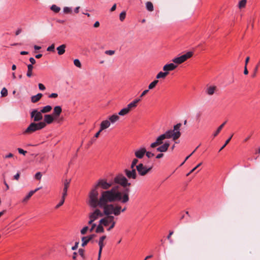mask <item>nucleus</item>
I'll return each mask as SVG.
<instances>
[{"mask_svg": "<svg viewBox=\"0 0 260 260\" xmlns=\"http://www.w3.org/2000/svg\"><path fill=\"white\" fill-rule=\"evenodd\" d=\"M233 135H232L231 136V137L225 142L224 144L220 148V149H219V151H221L228 144V143L231 141V139H232V138L233 137Z\"/></svg>", "mask_w": 260, "mask_h": 260, "instance_id": "obj_42", "label": "nucleus"}, {"mask_svg": "<svg viewBox=\"0 0 260 260\" xmlns=\"http://www.w3.org/2000/svg\"><path fill=\"white\" fill-rule=\"evenodd\" d=\"M141 101L140 98L135 99L133 102L128 104L126 107L129 111L136 108L137 106L138 103Z\"/></svg>", "mask_w": 260, "mask_h": 260, "instance_id": "obj_18", "label": "nucleus"}, {"mask_svg": "<svg viewBox=\"0 0 260 260\" xmlns=\"http://www.w3.org/2000/svg\"><path fill=\"white\" fill-rule=\"evenodd\" d=\"M146 153V149L144 147H141L135 151V155L138 159H142Z\"/></svg>", "mask_w": 260, "mask_h": 260, "instance_id": "obj_12", "label": "nucleus"}, {"mask_svg": "<svg viewBox=\"0 0 260 260\" xmlns=\"http://www.w3.org/2000/svg\"><path fill=\"white\" fill-rule=\"evenodd\" d=\"M66 45L65 44H62L57 47L56 49L57 50L58 54L61 55L64 54L66 51Z\"/></svg>", "mask_w": 260, "mask_h": 260, "instance_id": "obj_23", "label": "nucleus"}, {"mask_svg": "<svg viewBox=\"0 0 260 260\" xmlns=\"http://www.w3.org/2000/svg\"><path fill=\"white\" fill-rule=\"evenodd\" d=\"M82 243V246L84 247L90 241V238L86 237H83L81 239Z\"/></svg>", "mask_w": 260, "mask_h": 260, "instance_id": "obj_31", "label": "nucleus"}, {"mask_svg": "<svg viewBox=\"0 0 260 260\" xmlns=\"http://www.w3.org/2000/svg\"><path fill=\"white\" fill-rule=\"evenodd\" d=\"M173 231H171L170 232L169 235L167 236V239L170 241V242L171 243L173 242V240H172L171 237V236L173 234Z\"/></svg>", "mask_w": 260, "mask_h": 260, "instance_id": "obj_51", "label": "nucleus"}, {"mask_svg": "<svg viewBox=\"0 0 260 260\" xmlns=\"http://www.w3.org/2000/svg\"><path fill=\"white\" fill-rule=\"evenodd\" d=\"M181 126L180 123H177L173 127V130H169L166 131L164 134L158 136L156 141L150 144V147L152 148H155L163 143V141L166 139L173 138V140L178 139L181 136L180 128Z\"/></svg>", "mask_w": 260, "mask_h": 260, "instance_id": "obj_2", "label": "nucleus"}, {"mask_svg": "<svg viewBox=\"0 0 260 260\" xmlns=\"http://www.w3.org/2000/svg\"><path fill=\"white\" fill-rule=\"evenodd\" d=\"M30 117L35 122L40 121L43 119L42 113L41 111L34 109L30 113Z\"/></svg>", "mask_w": 260, "mask_h": 260, "instance_id": "obj_11", "label": "nucleus"}, {"mask_svg": "<svg viewBox=\"0 0 260 260\" xmlns=\"http://www.w3.org/2000/svg\"><path fill=\"white\" fill-rule=\"evenodd\" d=\"M38 86L39 89L41 90H44L46 89L45 86L42 83H39L38 84Z\"/></svg>", "mask_w": 260, "mask_h": 260, "instance_id": "obj_55", "label": "nucleus"}, {"mask_svg": "<svg viewBox=\"0 0 260 260\" xmlns=\"http://www.w3.org/2000/svg\"><path fill=\"white\" fill-rule=\"evenodd\" d=\"M65 198L66 197L64 196H61V199L60 201V202H59V203L58 204H57L55 207V209H58L59 208L60 206H61L64 202V200H65Z\"/></svg>", "mask_w": 260, "mask_h": 260, "instance_id": "obj_35", "label": "nucleus"}, {"mask_svg": "<svg viewBox=\"0 0 260 260\" xmlns=\"http://www.w3.org/2000/svg\"><path fill=\"white\" fill-rule=\"evenodd\" d=\"M112 185V182H108L107 180L104 179H101L98 180L97 183L93 186L92 188L91 189L88 194V199H90V198H92V193L95 191H98V188L99 187H101L103 189L105 190H108L110 188V187Z\"/></svg>", "mask_w": 260, "mask_h": 260, "instance_id": "obj_3", "label": "nucleus"}, {"mask_svg": "<svg viewBox=\"0 0 260 260\" xmlns=\"http://www.w3.org/2000/svg\"><path fill=\"white\" fill-rule=\"evenodd\" d=\"M138 162V159L137 158H135L133 159L131 165V169H134L135 166H136Z\"/></svg>", "mask_w": 260, "mask_h": 260, "instance_id": "obj_41", "label": "nucleus"}, {"mask_svg": "<svg viewBox=\"0 0 260 260\" xmlns=\"http://www.w3.org/2000/svg\"><path fill=\"white\" fill-rule=\"evenodd\" d=\"M160 145L156 148V151L160 152H165L168 150L170 146V143L169 142H166L164 144L162 143Z\"/></svg>", "mask_w": 260, "mask_h": 260, "instance_id": "obj_16", "label": "nucleus"}, {"mask_svg": "<svg viewBox=\"0 0 260 260\" xmlns=\"http://www.w3.org/2000/svg\"><path fill=\"white\" fill-rule=\"evenodd\" d=\"M1 96L2 97H5V96H7V95H8L7 89L5 87H4L1 90Z\"/></svg>", "mask_w": 260, "mask_h": 260, "instance_id": "obj_39", "label": "nucleus"}, {"mask_svg": "<svg viewBox=\"0 0 260 260\" xmlns=\"http://www.w3.org/2000/svg\"><path fill=\"white\" fill-rule=\"evenodd\" d=\"M57 119L52 115L51 114H46L44 115V121L45 123L50 124L53 122L54 120H56Z\"/></svg>", "mask_w": 260, "mask_h": 260, "instance_id": "obj_20", "label": "nucleus"}, {"mask_svg": "<svg viewBox=\"0 0 260 260\" xmlns=\"http://www.w3.org/2000/svg\"><path fill=\"white\" fill-rule=\"evenodd\" d=\"M112 215L113 214L105 215L106 216L102 218L100 220V223L103 224L104 226L108 228L112 222L115 219V217Z\"/></svg>", "mask_w": 260, "mask_h": 260, "instance_id": "obj_10", "label": "nucleus"}, {"mask_svg": "<svg viewBox=\"0 0 260 260\" xmlns=\"http://www.w3.org/2000/svg\"><path fill=\"white\" fill-rule=\"evenodd\" d=\"M94 211L89 213V220L88 221V224H92L94 221L96 220L99 217H103L105 215L104 210L102 211L100 209L95 208Z\"/></svg>", "mask_w": 260, "mask_h": 260, "instance_id": "obj_6", "label": "nucleus"}, {"mask_svg": "<svg viewBox=\"0 0 260 260\" xmlns=\"http://www.w3.org/2000/svg\"><path fill=\"white\" fill-rule=\"evenodd\" d=\"M202 165V162L199 164L197 166L193 168L187 174L186 176H189L191 173H193L198 168H199Z\"/></svg>", "mask_w": 260, "mask_h": 260, "instance_id": "obj_45", "label": "nucleus"}, {"mask_svg": "<svg viewBox=\"0 0 260 260\" xmlns=\"http://www.w3.org/2000/svg\"><path fill=\"white\" fill-rule=\"evenodd\" d=\"M89 229L88 227L86 226H84L81 230V234L82 235H85L86 233L88 230Z\"/></svg>", "mask_w": 260, "mask_h": 260, "instance_id": "obj_47", "label": "nucleus"}, {"mask_svg": "<svg viewBox=\"0 0 260 260\" xmlns=\"http://www.w3.org/2000/svg\"><path fill=\"white\" fill-rule=\"evenodd\" d=\"M29 61L31 62L30 64H32V66L36 63V60L33 57L29 58Z\"/></svg>", "mask_w": 260, "mask_h": 260, "instance_id": "obj_61", "label": "nucleus"}, {"mask_svg": "<svg viewBox=\"0 0 260 260\" xmlns=\"http://www.w3.org/2000/svg\"><path fill=\"white\" fill-rule=\"evenodd\" d=\"M62 112L61 107L59 106H56L54 107L52 115L57 119Z\"/></svg>", "mask_w": 260, "mask_h": 260, "instance_id": "obj_19", "label": "nucleus"}, {"mask_svg": "<svg viewBox=\"0 0 260 260\" xmlns=\"http://www.w3.org/2000/svg\"><path fill=\"white\" fill-rule=\"evenodd\" d=\"M120 118L118 115H117L116 114H113L112 115L109 116L108 117V120L110 121V123L113 124L115 123L116 121H118L119 120Z\"/></svg>", "mask_w": 260, "mask_h": 260, "instance_id": "obj_22", "label": "nucleus"}, {"mask_svg": "<svg viewBox=\"0 0 260 260\" xmlns=\"http://www.w3.org/2000/svg\"><path fill=\"white\" fill-rule=\"evenodd\" d=\"M145 154L148 158H150L154 155V153H153L150 151H146V153H145Z\"/></svg>", "mask_w": 260, "mask_h": 260, "instance_id": "obj_50", "label": "nucleus"}, {"mask_svg": "<svg viewBox=\"0 0 260 260\" xmlns=\"http://www.w3.org/2000/svg\"><path fill=\"white\" fill-rule=\"evenodd\" d=\"M217 86L215 85L207 84L205 88V93L208 95H212L217 90Z\"/></svg>", "mask_w": 260, "mask_h": 260, "instance_id": "obj_13", "label": "nucleus"}, {"mask_svg": "<svg viewBox=\"0 0 260 260\" xmlns=\"http://www.w3.org/2000/svg\"><path fill=\"white\" fill-rule=\"evenodd\" d=\"M111 123L108 119L103 120L100 124L101 131H104L110 126Z\"/></svg>", "mask_w": 260, "mask_h": 260, "instance_id": "obj_21", "label": "nucleus"}, {"mask_svg": "<svg viewBox=\"0 0 260 260\" xmlns=\"http://www.w3.org/2000/svg\"><path fill=\"white\" fill-rule=\"evenodd\" d=\"M164 156V154L162 153H159L156 156V158L157 159H159L161 157H162Z\"/></svg>", "mask_w": 260, "mask_h": 260, "instance_id": "obj_62", "label": "nucleus"}, {"mask_svg": "<svg viewBox=\"0 0 260 260\" xmlns=\"http://www.w3.org/2000/svg\"><path fill=\"white\" fill-rule=\"evenodd\" d=\"M33 194L32 191H29L28 194L23 199L22 202L23 203L26 202Z\"/></svg>", "mask_w": 260, "mask_h": 260, "instance_id": "obj_36", "label": "nucleus"}, {"mask_svg": "<svg viewBox=\"0 0 260 260\" xmlns=\"http://www.w3.org/2000/svg\"><path fill=\"white\" fill-rule=\"evenodd\" d=\"M177 67V66L173 63L166 64L163 67V70L169 73L170 71L174 70Z\"/></svg>", "mask_w": 260, "mask_h": 260, "instance_id": "obj_17", "label": "nucleus"}, {"mask_svg": "<svg viewBox=\"0 0 260 260\" xmlns=\"http://www.w3.org/2000/svg\"><path fill=\"white\" fill-rule=\"evenodd\" d=\"M42 96H43V94L42 93H38L36 95H34V96H31V102L33 103H37L41 99V98L42 97Z\"/></svg>", "mask_w": 260, "mask_h": 260, "instance_id": "obj_24", "label": "nucleus"}, {"mask_svg": "<svg viewBox=\"0 0 260 260\" xmlns=\"http://www.w3.org/2000/svg\"><path fill=\"white\" fill-rule=\"evenodd\" d=\"M126 208H122L121 206L118 203L111 204L108 206L107 213L105 215L113 214L115 216H118L121 213L124 212Z\"/></svg>", "mask_w": 260, "mask_h": 260, "instance_id": "obj_4", "label": "nucleus"}, {"mask_svg": "<svg viewBox=\"0 0 260 260\" xmlns=\"http://www.w3.org/2000/svg\"><path fill=\"white\" fill-rule=\"evenodd\" d=\"M103 131H101V128H100V130L95 134L94 135V137L97 138L99 137V135L100 134V133L102 132Z\"/></svg>", "mask_w": 260, "mask_h": 260, "instance_id": "obj_63", "label": "nucleus"}, {"mask_svg": "<svg viewBox=\"0 0 260 260\" xmlns=\"http://www.w3.org/2000/svg\"><path fill=\"white\" fill-rule=\"evenodd\" d=\"M51 9L55 13L58 12L60 10V8L55 5H52L51 7Z\"/></svg>", "mask_w": 260, "mask_h": 260, "instance_id": "obj_40", "label": "nucleus"}, {"mask_svg": "<svg viewBox=\"0 0 260 260\" xmlns=\"http://www.w3.org/2000/svg\"><path fill=\"white\" fill-rule=\"evenodd\" d=\"M129 188H126L123 192L118 190V186L101 192L99 198V192L94 191L92 193V198L88 199L87 204L92 208L99 207L104 210L105 215L107 213L108 206L115 202H120L122 204L128 202L129 200Z\"/></svg>", "mask_w": 260, "mask_h": 260, "instance_id": "obj_1", "label": "nucleus"}, {"mask_svg": "<svg viewBox=\"0 0 260 260\" xmlns=\"http://www.w3.org/2000/svg\"><path fill=\"white\" fill-rule=\"evenodd\" d=\"M106 238L107 237L106 235H103L100 238L98 242L99 248H103V247L105 246V244L104 243V240L106 239Z\"/></svg>", "mask_w": 260, "mask_h": 260, "instance_id": "obj_25", "label": "nucleus"}, {"mask_svg": "<svg viewBox=\"0 0 260 260\" xmlns=\"http://www.w3.org/2000/svg\"><path fill=\"white\" fill-rule=\"evenodd\" d=\"M42 177V174L40 172H38L35 175V178L36 179L38 180H40Z\"/></svg>", "mask_w": 260, "mask_h": 260, "instance_id": "obj_53", "label": "nucleus"}, {"mask_svg": "<svg viewBox=\"0 0 260 260\" xmlns=\"http://www.w3.org/2000/svg\"><path fill=\"white\" fill-rule=\"evenodd\" d=\"M226 121L223 122L222 124H221L217 129L216 131L213 134V137H216L218 134L220 133L223 127L224 126V124H225Z\"/></svg>", "mask_w": 260, "mask_h": 260, "instance_id": "obj_33", "label": "nucleus"}, {"mask_svg": "<svg viewBox=\"0 0 260 260\" xmlns=\"http://www.w3.org/2000/svg\"><path fill=\"white\" fill-rule=\"evenodd\" d=\"M71 179H66L63 181V188L62 196L66 197L67 196L68 189L70 186Z\"/></svg>", "mask_w": 260, "mask_h": 260, "instance_id": "obj_15", "label": "nucleus"}, {"mask_svg": "<svg viewBox=\"0 0 260 260\" xmlns=\"http://www.w3.org/2000/svg\"><path fill=\"white\" fill-rule=\"evenodd\" d=\"M158 82V80H154L148 85V89L150 90L153 89L156 86Z\"/></svg>", "mask_w": 260, "mask_h": 260, "instance_id": "obj_34", "label": "nucleus"}, {"mask_svg": "<svg viewBox=\"0 0 260 260\" xmlns=\"http://www.w3.org/2000/svg\"><path fill=\"white\" fill-rule=\"evenodd\" d=\"M79 254L82 256H84V250L83 249L80 248L78 250Z\"/></svg>", "mask_w": 260, "mask_h": 260, "instance_id": "obj_56", "label": "nucleus"}, {"mask_svg": "<svg viewBox=\"0 0 260 260\" xmlns=\"http://www.w3.org/2000/svg\"><path fill=\"white\" fill-rule=\"evenodd\" d=\"M18 151L20 154H22L23 155H25V154L27 153L26 151H25L23 150L21 148H18Z\"/></svg>", "mask_w": 260, "mask_h": 260, "instance_id": "obj_54", "label": "nucleus"}, {"mask_svg": "<svg viewBox=\"0 0 260 260\" xmlns=\"http://www.w3.org/2000/svg\"><path fill=\"white\" fill-rule=\"evenodd\" d=\"M102 249H103V248H99V253H98V259H99V260H100V259H101Z\"/></svg>", "mask_w": 260, "mask_h": 260, "instance_id": "obj_59", "label": "nucleus"}, {"mask_svg": "<svg viewBox=\"0 0 260 260\" xmlns=\"http://www.w3.org/2000/svg\"><path fill=\"white\" fill-rule=\"evenodd\" d=\"M149 91V89H146L144 90L142 93L141 94L139 98L141 99L142 97H143L145 95H146Z\"/></svg>", "mask_w": 260, "mask_h": 260, "instance_id": "obj_52", "label": "nucleus"}, {"mask_svg": "<svg viewBox=\"0 0 260 260\" xmlns=\"http://www.w3.org/2000/svg\"><path fill=\"white\" fill-rule=\"evenodd\" d=\"M46 124L45 122H40L38 123H31L27 128L23 132V134H30L32 133L40 130L45 127Z\"/></svg>", "mask_w": 260, "mask_h": 260, "instance_id": "obj_5", "label": "nucleus"}, {"mask_svg": "<svg viewBox=\"0 0 260 260\" xmlns=\"http://www.w3.org/2000/svg\"><path fill=\"white\" fill-rule=\"evenodd\" d=\"M34 67L32 66V64H28L27 65V71L26 73V76L30 78L32 75V70H33Z\"/></svg>", "mask_w": 260, "mask_h": 260, "instance_id": "obj_26", "label": "nucleus"}, {"mask_svg": "<svg viewBox=\"0 0 260 260\" xmlns=\"http://www.w3.org/2000/svg\"><path fill=\"white\" fill-rule=\"evenodd\" d=\"M168 75V73H167L165 71H164V72H159L156 76V79H160V78H165L167 75Z\"/></svg>", "mask_w": 260, "mask_h": 260, "instance_id": "obj_30", "label": "nucleus"}, {"mask_svg": "<svg viewBox=\"0 0 260 260\" xmlns=\"http://www.w3.org/2000/svg\"><path fill=\"white\" fill-rule=\"evenodd\" d=\"M125 16H126V12L125 11L122 12L120 14V15H119V19H120V20L121 21H123L125 19Z\"/></svg>", "mask_w": 260, "mask_h": 260, "instance_id": "obj_43", "label": "nucleus"}, {"mask_svg": "<svg viewBox=\"0 0 260 260\" xmlns=\"http://www.w3.org/2000/svg\"><path fill=\"white\" fill-rule=\"evenodd\" d=\"M103 224H101L99 222V225H97L96 228L95 229V232L97 233H102L104 232V229L103 228Z\"/></svg>", "mask_w": 260, "mask_h": 260, "instance_id": "obj_29", "label": "nucleus"}, {"mask_svg": "<svg viewBox=\"0 0 260 260\" xmlns=\"http://www.w3.org/2000/svg\"><path fill=\"white\" fill-rule=\"evenodd\" d=\"M114 181L123 187L129 186L131 184V183L128 182L127 178L122 174H119L116 176L114 179Z\"/></svg>", "mask_w": 260, "mask_h": 260, "instance_id": "obj_8", "label": "nucleus"}, {"mask_svg": "<svg viewBox=\"0 0 260 260\" xmlns=\"http://www.w3.org/2000/svg\"><path fill=\"white\" fill-rule=\"evenodd\" d=\"M58 96V94L56 93H52L49 95L50 98H56Z\"/></svg>", "mask_w": 260, "mask_h": 260, "instance_id": "obj_58", "label": "nucleus"}, {"mask_svg": "<svg viewBox=\"0 0 260 260\" xmlns=\"http://www.w3.org/2000/svg\"><path fill=\"white\" fill-rule=\"evenodd\" d=\"M72 12V9L71 8L66 7L63 8V12L64 13L68 14Z\"/></svg>", "mask_w": 260, "mask_h": 260, "instance_id": "obj_48", "label": "nucleus"}, {"mask_svg": "<svg viewBox=\"0 0 260 260\" xmlns=\"http://www.w3.org/2000/svg\"><path fill=\"white\" fill-rule=\"evenodd\" d=\"M192 55L193 53L189 51L179 57L174 58L173 59L172 61L175 63L180 64L186 61L187 59L190 58Z\"/></svg>", "mask_w": 260, "mask_h": 260, "instance_id": "obj_9", "label": "nucleus"}, {"mask_svg": "<svg viewBox=\"0 0 260 260\" xmlns=\"http://www.w3.org/2000/svg\"><path fill=\"white\" fill-rule=\"evenodd\" d=\"M130 111L128 110V109L125 107L123 109H122L119 112H118V116H124L126 114H127Z\"/></svg>", "mask_w": 260, "mask_h": 260, "instance_id": "obj_28", "label": "nucleus"}, {"mask_svg": "<svg viewBox=\"0 0 260 260\" xmlns=\"http://www.w3.org/2000/svg\"><path fill=\"white\" fill-rule=\"evenodd\" d=\"M90 224L91 225V227L89 229V232H92L93 231L94 229L96 226V225L95 223H94L93 222H92V224Z\"/></svg>", "mask_w": 260, "mask_h": 260, "instance_id": "obj_57", "label": "nucleus"}, {"mask_svg": "<svg viewBox=\"0 0 260 260\" xmlns=\"http://www.w3.org/2000/svg\"><path fill=\"white\" fill-rule=\"evenodd\" d=\"M131 170L127 169L125 170L124 172L125 175L129 179H136L137 177L136 170L135 169H131Z\"/></svg>", "mask_w": 260, "mask_h": 260, "instance_id": "obj_14", "label": "nucleus"}, {"mask_svg": "<svg viewBox=\"0 0 260 260\" xmlns=\"http://www.w3.org/2000/svg\"><path fill=\"white\" fill-rule=\"evenodd\" d=\"M78 244H79V242H76L75 245L72 247V249L73 250H76L78 248Z\"/></svg>", "mask_w": 260, "mask_h": 260, "instance_id": "obj_60", "label": "nucleus"}, {"mask_svg": "<svg viewBox=\"0 0 260 260\" xmlns=\"http://www.w3.org/2000/svg\"><path fill=\"white\" fill-rule=\"evenodd\" d=\"M152 167H147L140 163L136 166V170L140 176H144L149 173L152 170Z\"/></svg>", "mask_w": 260, "mask_h": 260, "instance_id": "obj_7", "label": "nucleus"}, {"mask_svg": "<svg viewBox=\"0 0 260 260\" xmlns=\"http://www.w3.org/2000/svg\"><path fill=\"white\" fill-rule=\"evenodd\" d=\"M146 7L148 11L152 12L153 11V6L151 2H147L146 3Z\"/></svg>", "mask_w": 260, "mask_h": 260, "instance_id": "obj_32", "label": "nucleus"}, {"mask_svg": "<svg viewBox=\"0 0 260 260\" xmlns=\"http://www.w3.org/2000/svg\"><path fill=\"white\" fill-rule=\"evenodd\" d=\"M116 224V221L115 219H114L112 223L109 225V226L107 228V230L108 231H110L112 229H113Z\"/></svg>", "mask_w": 260, "mask_h": 260, "instance_id": "obj_38", "label": "nucleus"}, {"mask_svg": "<svg viewBox=\"0 0 260 260\" xmlns=\"http://www.w3.org/2000/svg\"><path fill=\"white\" fill-rule=\"evenodd\" d=\"M20 177L19 173H17L15 175H14V178L15 179L18 180Z\"/></svg>", "mask_w": 260, "mask_h": 260, "instance_id": "obj_64", "label": "nucleus"}, {"mask_svg": "<svg viewBox=\"0 0 260 260\" xmlns=\"http://www.w3.org/2000/svg\"><path fill=\"white\" fill-rule=\"evenodd\" d=\"M54 49H55V45L54 44H52L51 46H49L47 48V51L54 52L55 51Z\"/></svg>", "mask_w": 260, "mask_h": 260, "instance_id": "obj_46", "label": "nucleus"}, {"mask_svg": "<svg viewBox=\"0 0 260 260\" xmlns=\"http://www.w3.org/2000/svg\"><path fill=\"white\" fill-rule=\"evenodd\" d=\"M105 53L106 54H107V55L112 56V55L114 54L115 51L114 50H106L105 52Z\"/></svg>", "mask_w": 260, "mask_h": 260, "instance_id": "obj_49", "label": "nucleus"}, {"mask_svg": "<svg viewBox=\"0 0 260 260\" xmlns=\"http://www.w3.org/2000/svg\"><path fill=\"white\" fill-rule=\"evenodd\" d=\"M52 108L51 106L50 105H47L44 107H43L41 109V111L42 113H48L49 112L51 111V110H52Z\"/></svg>", "mask_w": 260, "mask_h": 260, "instance_id": "obj_27", "label": "nucleus"}, {"mask_svg": "<svg viewBox=\"0 0 260 260\" xmlns=\"http://www.w3.org/2000/svg\"><path fill=\"white\" fill-rule=\"evenodd\" d=\"M74 64L78 68H80L81 67V63L78 59H75L74 60Z\"/></svg>", "mask_w": 260, "mask_h": 260, "instance_id": "obj_44", "label": "nucleus"}, {"mask_svg": "<svg viewBox=\"0 0 260 260\" xmlns=\"http://www.w3.org/2000/svg\"><path fill=\"white\" fill-rule=\"evenodd\" d=\"M247 1L246 0H241L239 3V8L240 9H242L243 8H244L246 6Z\"/></svg>", "mask_w": 260, "mask_h": 260, "instance_id": "obj_37", "label": "nucleus"}]
</instances>
